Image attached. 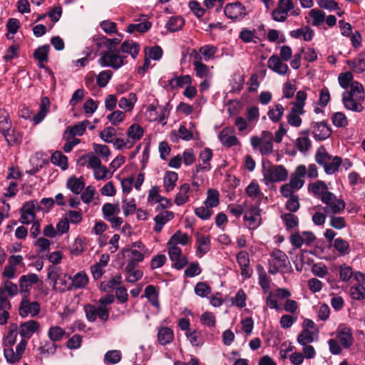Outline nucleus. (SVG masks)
Masks as SVG:
<instances>
[{
	"label": "nucleus",
	"mask_w": 365,
	"mask_h": 365,
	"mask_svg": "<svg viewBox=\"0 0 365 365\" xmlns=\"http://www.w3.org/2000/svg\"><path fill=\"white\" fill-rule=\"evenodd\" d=\"M18 329L17 324H11L9 327L8 333L4 339V355L6 361L11 364L17 363L21 360L27 346V341L25 339H21L16 346V350L14 351L12 349V346L16 341Z\"/></svg>",
	"instance_id": "obj_1"
},
{
	"label": "nucleus",
	"mask_w": 365,
	"mask_h": 365,
	"mask_svg": "<svg viewBox=\"0 0 365 365\" xmlns=\"http://www.w3.org/2000/svg\"><path fill=\"white\" fill-rule=\"evenodd\" d=\"M364 101V88L358 81L352 82L350 90L342 93V103L344 108L353 112L361 113L364 110L362 105Z\"/></svg>",
	"instance_id": "obj_2"
},
{
	"label": "nucleus",
	"mask_w": 365,
	"mask_h": 365,
	"mask_svg": "<svg viewBox=\"0 0 365 365\" xmlns=\"http://www.w3.org/2000/svg\"><path fill=\"white\" fill-rule=\"evenodd\" d=\"M316 162L322 165L324 172L327 175H332L338 171L339 166L342 163L340 157L329 155L323 146L318 148L315 155Z\"/></svg>",
	"instance_id": "obj_3"
},
{
	"label": "nucleus",
	"mask_w": 365,
	"mask_h": 365,
	"mask_svg": "<svg viewBox=\"0 0 365 365\" xmlns=\"http://www.w3.org/2000/svg\"><path fill=\"white\" fill-rule=\"evenodd\" d=\"M127 56L121 54L120 51H110L102 52L98 59V63L101 67H110L118 70L125 65Z\"/></svg>",
	"instance_id": "obj_4"
},
{
	"label": "nucleus",
	"mask_w": 365,
	"mask_h": 365,
	"mask_svg": "<svg viewBox=\"0 0 365 365\" xmlns=\"http://www.w3.org/2000/svg\"><path fill=\"white\" fill-rule=\"evenodd\" d=\"M263 180L265 185L283 182L288 178V171L282 165H269L268 167L263 165Z\"/></svg>",
	"instance_id": "obj_5"
},
{
	"label": "nucleus",
	"mask_w": 365,
	"mask_h": 365,
	"mask_svg": "<svg viewBox=\"0 0 365 365\" xmlns=\"http://www.w3.org/2000/svg\"><path fill=\"white\" fill-rule=\"evenodd\" d=\"M322 202L326 205L323 210L327 215L340 214L346 207L345 202L342 199H338L331 192H325L322 197Z\"/></svg>",
	"instance_id": "obj_6"
},
{
	"label": "nucleus",
	"mask_w": 365,
	"mask_h": 365,
	"mask_svg": "<svg viewBox=\"0 0 365 365\" xmlns=\"http://www.w3.org/2000/svg\"><path fill=\"white\" fill-rule=\"evenodd\" d=\"M270 256L272 259L269 260L268 269L269 274H275L289 264L287 255L279 249H274Z\"/></svg>",
	"instance_id": "obj_7"
},
{
	"label": "nucleus",
	"mask_w": 365,
	"mask_h": 365,
	"mask_svg": "<svg viewBox=\"0 0 365 365\" xmlns=\"http://www.w3.org/2000/svg\"><path fill=\"white\" fill-rule=\"evenodd\" d=\"M191 56L195 76L199 78H212L213 76L212 71L213 66L210 67L204 63L201 56L195 50L192 51Z\"/></svg>",
	"instance_id": "obj_8"
},
{
	"label": "nucleus",
	"mask_w": 365,
	"mask_h": 365,
	"mask_svg": "<svg viewBox=\"0 0 365 365\" xmlns=\"http://www.w3.org/2000/svg\"><path fill=\"white\" fill-rule=\"evenodd\" d=\"M86 317L89 322H94L99 319L106 322L109 319L110 309H102L98 305L87 304L83 307Z\"/></svg>",
	"instance_id": "obj_9"
},
{
	"label": "nucleus",
	"mask_w": 365,
	"mask_h": 365,
	"mask_svg": "<svg viewBox=\"0 0 365 365\" xmlns=\"http://www.w3.org/2000/svg\"><path fill=\"white\" fill-rule=\"evenodd\" d=\"M224 14L227 18L235 21L243 19L247 15L246 7L240 1L228 3L224 8Z\"/></svg>",
	"instance_id": "obj_10"
},
{
	"label": "nucleus",
	"mask_w": 365,
	"mask_h": 365,
	"mask_svg": "<svg viewBox=\"0 0 365 365\" xmlns=\"http://www.w3.org/2000/svg\"><path fill=\"white\" fill-rule=\"evenodd\" d=\"M261 209L259 205H252L244 214V220L250 230H256L262 222Z\"/></svg>",
	"instance_id": "obj_11"
},
{
	"label": "nucleus",
	"mask_w": 365,
	"mask_h": 365,
	"mask_svg": "<svg viewBox=\"0 0 365 365\" xmlns=\"http://www.w3.org/2000/svg\"><path fill=\"white\" fill-rule=\"evenodd\" d=\"M294 9L293 1L278 2L277 7L272 11V19L276 22H284L289 15V12Z\"/></svg>",
	"instance_id": "obj_12"
},
{
	"label": "nucleus",
	"mask_w": 365,
	"mask_h": 365,
	"mask_svg": "<svg viewBox=\"0 0 365 365\" xmlns=\"http://www.w3.org/2000/svg\"><path fill=\"white\" fill-rule=\"evenodd\" d=\"M41 307L38 302H31L28 297H23L19 307V314L23 317H27L29 315L35 317L40 312Z\"/></svg>",
	"instance_id": "obj_13"
},
{
	"label": "nucleus",
	"mask_w": 365,
	"mask_h": 365,
	"mask_svg": "<svg viewBox=\"0 0 365 365\" xmlns=\"http://www.w3.org/2000/svg\"><path fill=\"white\" fill-rule=\"evenodd\" d=\"M310 129L314 138L317 141L324 140L331 134V129L325 121L312 123Z\"/></svg>",
	"instance_id": "obj_14"
},
{
	"label": "nucleus",
	"mask_w": 365,
	"mask_h": 365,
	"mask_svg": "<svg viewBox=\"0 0 365 365\" xmlns=\"http://www.w3.org/2000/svg\"><path fill=\"white\" fill-rule=\"evenodd\" d=\"M39 282L38 276L34 273L24 274L19 279V292L23 297H29L33 285Z\"/></svg>",
	"instance_id": "obj_15"
},
{
	"label": "nucleus",
	"mask_w": 365,
	"mask_h": 365,
	"mask_svg": "<svg viewBox=\"0 0 365 365\" xmlns=\"http://www.w3.org/2000/svg\"><path fill=\"white\" fill-rule=\"evenodd\" d=\"M145 117L150 122L159 121L163 123L167 115V110L165 107L158 103L149 105L145 110Z\"/></svg>",
	"instance_id": "obj_16"
},
{
	"label": "nucleus",
	"mask_w": 365,
	"mask_h": 365,
	"mask_svg": "<svg viewBox=\"0 0 365 365\" xmlns=\"http://www.w3.org/2000/svg\"><path fill=\"white\" fill-rule=\"evenodd\" d=\"M282 61L278 55L274 54L269 58L267 67L278 75L284 76L289 71V68L288 65Z\"/></svg>",
	"instance_id": "obj_17"
},
{
	"label": "nucleus",
	"mask_w": 365,
	"mask_h": 365,
	"mask_svg": "<svg viewBox=\"0 0 365 365\" xmlns=\"http://www.w3.org/2000/svg\"><path fill=\"white\" fill-rule=\"evenodd\" d=\"M218 138L220 143L227 148L239 144V140L235 135V129L232 127L224 128L219 133Z\"/></svg>",
	"instance_id": "obj_18"
},
{
	"label": "nucleus",
	"mask_w": 365,
	"mask_h": 365,
	"mask_svg": "<svg viewBox=\"0 0 365 365\" xmlns=\"http://www.w3.org/2000/svg\"><path fill=\"white\" fill-rule=\"evenodd\" d=\"M336 337L341 346L345 349H349L354 342L351 329L345 326L339 327Z\"/></svg>",
	"instance_id": "obj_19"
},
{
	"label": "nucleus",
	"mask_w": 365,
	"mask_h": 365,
	"mask_svg": "<svg viewBox=\"0 0 365 365\" xmlns=\"http://www.w3.org/2000/svg\"><path fill=\"white\" fill-rule=\"evenodd\" d=\"M89 124L88 120H84L73 126L68 127L63 133V138L69 140L71 137L83 135Z\"/></svg>",
	"instance_id": "obj_20"
},
{
	"label": "nucleus",
	"mask_w": 365,
	"mask_h": 365,
	"mask_svg": "<svg viewBox=\"0 0 365 365\" xmlns=\"http://www.w3.org/2000/svg\"><path fill=\"white\" fill-rule=\"evenodd\" d=\"M40 324L37 321L29 320L19 326V334L23 338L30 339L38 331Z\"/></svg>",
	"instance_id": "obj_21"
},
{
	"label": "nucleus",
	"mask_w": 365,
	"mask_h": 365,
	"mask_svg": "<svg viewBox=\"0 0 365 365\" xmlns=\"http://www.w3.org/2000/svg\"><path fill=\"white\" fill-rule=\"evenodd\" d=\"M157 339L162 346L170 344L174 340L173 330L168 327L160 326L158 327Z\"/></svg>",
	"instance_id": "obj_22"
},
{
	"label": "nucleus",
	"mask_w": 365,
	"mask_h": 365,
	"mask_svg": "<svg viewBox=\"0 0 365 365\" xmlns=\"http://www.w3.org/2000/svg\"><path fill=\"white\" fill-rule=\"evenodd\" d=\"M143 128L138 124L131 125L127 131V140L128 148H132L135 143L139 140L143 135Z\"/></svg>",
	"instance_id": "obj_23"
},
{
	"label": "nucleus",
	"mask_w": 365,
	"mask_h": 365,
	"mask_svg": "<svg viewBox=\"0 0 365 365\" xmlns=\"http://www.w3.org/2000/svg\"><path fill=\"white\" fill-rule=\"evenodd\" d=\"M77 163L81 166L91 168L93 171L102 165L101 159L93 153L81 156Z\"/></svg>",
	"instance_id": "obj_24"
},
{
	"label": "nucleus",
	"mask_w": 365,
	"mask_h": 365,
	"mask_svg": "<svg viewBox=\"0 0 365 365\" xmlns=\"http://www.w3.org/2000/svg\"><path fill=\"white\" fill-rule=\"evenodd\" d=\"M50 100L47 96L41 98L39 110L38 113L32 118L34 125L39 124L46 116L50 109Z\"/></svg>",
	"instance_id": "obj_25"
},
{
	"label": "nucleus",
	"mask_w": 365,
	"mask_h": 365,
	"mask_svg": "<svg viewBox=\"0 0 365 365\" xmlns=\"http://www.w3.org/2000/svg\"><path fill=\"white\" fill-rule=\"evenodd\" d=\"M174 217V214L171 211H163L160 213L158 214L154 217L155 226L153 230L155 232H160L163 226L169 221L173 220Z\"/></svg>",
	"instance_id": "obj_26"
},
{
	"label": "nucleus",
	"mask_w": 365,
	"mask_h": 365,
	"mask_svg": "<svg viewBox=\"0 0 365 365\" xmlns=\"http://www.w3.org/2000/svg\"><path fill=\"white\" fill-rule=\"evenodd\" d=\"M238 38L245 43H258L260 41V38L258 36L257 31L247 27L241 29Z\"/></svg>",
	"instance_id": "obj_27"
},
{
	"label": "nucleus",
	"mask_w": 365,
	"mask_h": 365,
	"mask_svg": "<svg viewBox=\"0 0 365 365\" xmlns=\"http://www.w3.org/2000/svg\"><path fill=\"white\" fill-rule=\"evenodd\" d=\"M119 51L121 54H130L133 58H135L140 51V45L133 40H127L123 42Z\"/></svg>",
	"instance_id": "obj_28"
},
{
	"label": "nucleus",
	"mask_w": 365,
	"mask_h": 365,
	"mask_svg": "<svg viewBox=\"0 0 365 365\" xmlns=\"http://www.w3.org/2000/svg\"><path fill=\"white\" fill-rule=\"evenodd\" d=\"M319 339V331L302 329L297 336V342L300 345H307Z\"/></svg>",
	"instance_id": "obj_29"
},
{
	"label": "nucleus",
	"mask_w": 365,
	"mask_h": 365,
	"mask_svg": "<svg viewBox=\"0 0 365 365\" xmlns=\"http://www.w3.org/2000/svg\"><path fill=\"white\" fill-rule=\"evenodd\" d=\"M195 235L197 245V250L200 253V257H202L210 250V238L209 236L200 232H197Z\"/></svg>",
	"instance_id": "obj_30"
},
{
	"label": "nucleus",
	"mask_w": 365,
	"mask_h": 365,
	"mask_svg": "<svg viewBox=\"0 0 365 365\" xmlns=\"http://www.w3.org/2000/svg\"><path fill=\"white\" fill-rule=\"evenodd\" d=\"M212 150L210 148H205L200 153V160H202V165L199 164L196 165V171H203V170H210L211 167L210 164V161L212 158Z\"/></svg>",
	"instance_id": "obj_31"
},
{
	"label": "nucleus",
	"mask_w": 365,
	"mask_h": 365,
	"mask_svg": "<svg viewBox=\"0 0 365 365\" xmlns=\"http://www.w3.org/2000/svg\"><path fill=\"white\" fill-rule=\"evenodd\" d=\"M49 45L39 46L34 53V58L38 61V66L41 68H45L44 63L48 60Z\"/></svg>",
	"instance_id": "obj_32"
},
{
	"label": "nucleus",
	"mask_w": 365,
	"mask_h": 365,
	"mask_svg": "<svg viewBox=\"0 0 365 365\" xmlns=\"http://www.w3.org/2000/svg\"><path fill=\"white\" fill-rule=\"evenodd\" d=\"M264 139L259 148L262 155L271 154L273 151V135L269 131H263Z\"/></svg>",
	"instance_id": "obj_33"
},
{
	"label": "nucleus",
	"mask_w": 365,
	"mask_h": 365,
	"mask_svg": "<svg viewBox=\"0 0 365 365\" xmlns=\"http://www.w3.org/2000/svg\"><path fill=\"white\" fill-rule=\"evenodd\" d=\"M120 212V208L118 202H106L102 206L103 217L106 220H110V218L117 216Z\"/></svg>",
	"instance_id": "obj_34"
},
{
	"label": "nucleus",
	"mask_w": 365,
	"mask_h": 365,
	"mask_svg": "<svg viewBox=\"0 0 365 365\" xmlns=\"http://www.w3.org/2000/svg\"><path fill=\"white\" fill-rule=\"evenodd\" d=\"M66 186L73 194L78 195L83 190L85 182L82 177L78 178L73 176L68 179Z\"/></svg>",
	"instance_id": "obj_35"
},
{
	"label": "nucleus",
	"mask_w": 365,
	"mask_h": 365,
	"mask_svg": "<svg viewBox=\"0 0 365 365\" xmlns=\"http://www.w3.org/2000/svg\"><path fill=\"white\" fill-rule=\"evenodd\" d=\"M98 47L103 46L108 50L110 51H119V49H115L116 45H118L121 39L119 38H108L106 36H99L94 38Z\"/></svg>",
	"instance_id": "obj_36"
},
{
	"label": "nucleus",
	"mask_w": 365,
	"mask_h": 365,
	"mask_svg": "<svg viewBox=\"0 0 365 365\" xmlns=\"http://www.w3.org/2000/svg\"><path fill=\"white\" fill-rule=\"evenodd\" d=\"M346 64L353 71L361 73L365 71V53L361 52L355 60H348Z\"/></svg>",
	"instance_id": "obj_37"
},
{
	"label": "nucleus",
	"mask_w": 365,
	"mask_h": 365,
	"mask_svg": "<svg viewBox=\"0 0 365 365\" xmlns=\"http://www.w3.org/2000/svg\"><path fill=\"white\" fill-rule=\"evenodd\" d=\"M137 101V96L134 93H129L127 96L120 98L118 106L125 111L131 110Z\"/></svg>",
	"instance_id": "obj_38"
},
{
	"label": "nucleus",
	"mask_w": 365,
	"mask_h": 365,
	"mask_svg": "<svg viewBox=\"0 0 365 365\" xmlns=\"http://www.w3.org/2000/svg\"><path fill=\"white\" fill-rule=\"evenodd\" d=\"M218 48L217 46L211 44H206L200 47L199 51H197L205 61H208L215 58V54L217 53Z\"/></svg>",
	"instance_id": "obj_39"
},
{
	"label": "nucleus",
	"mask_w": 365,
	"mask_h": 365,
	"mask_svg": "<svg viewBox=\"0 0 365 365\" xmlns=\"http://www.w3.org/2000/svg\"><path fill=\"white\" fill-rule=\"evenodd\" d=\"M190 191V185L188 183L182 184L175 198V203L180 206L185 204L189 200L188 193Z\"/></svg>",
	"instance_id": "obj_40"
},
{
	"label": "nucleus",
	"mask_w": 365,
	"mask_h": 365,
	"mask_svg": "<svg viewBox=\"0 0 365 365\" xmlns=\"http://www.w3.org/2000/svg\"><path fill=\"white\" fill-rule=\"evenodd\" d=\"M178 175L173 171H167L163 178V186L166 192L173 190L176 186Z\"/></svg>",
	"instance_id": "obj_41"
},
{
	"label": "nucleus",
	"mask_w": 365,
	"mask_h": 365,
	"mask_svg": "<svg viewBox=\"0 0 365 365\" xmlns=\"http://www.w3.org/2000/svg\"><path fill=\"white\" fill-rule=\"evenodd\" d=\"M1 134L4 135L7 144L9 146L19 145L21 143V133L15 130L14 129L9 128L8 131L2 133Z\"/></svg>",
	"instance_id": "obj_42"
},
{
	"label": "nucleus",
	"mask_w": 365,
	"mask_h": 365,
	"mask_svg": "<svg viewBox=\"0 0 365 365\" xmlns=\"http://www.w3.org/2000/svg\"><path fill=\"white\" fill-rule=\"evenodd\" d=\"M71 284L76 289H83L88 284L89 278L85 272H79L71 277Z\"/></svg>",
	"instance_id": "obj_43"
},
{
	"label": "nucleus",
	"mask_w": 365,
	"mask_h": 365,
	"mask_svg": "<svg viewBox=\"0 0 365 365\" xmlns=\"http://www.w3.org/2000/svg\"><path fill=\"white\" fill-rule=\"evenodd\" d=\"M284 108L280 103H277L273 108H270L267 112V115L269 120L276 123H279L284 115Z\"/></svg>",
	"instance_id": "obj_44"
},
{
	"label": "nucleus",
	"mask_w": 365,
	"mask_h": 365,
	"mask_svg": "<svg viewBox=\"0 0 365 365\" xmlns=\"http://www.w3.org/2000/svg\"><path fill=\"white\" fill-rule=\"evenodd\" d=\"M205 205L213 208L220 203V192L216 189L209 188L207 191V197L204 202Z\"/></svg>",
	"instance_id": "obj_45"
},
{
	"label": "nucleus",
	"mask_w": 365,
	"mask_h": 365,
	"mask_svg": "<svg viewBox=\"0 0 365 365\" xmlns=\"http://www.w3.org/2000/svg\"><path fill=\"white\" fill-rule=\"evenodd\" d=\"M309 16L312 20V26L315 27L320 26L325 21V12L319 9H311Z\"/></svg>",
	"instance_id": "obj_46"
},
{
	"label": "nucleus",
	"mask_w": 365,
	"mask_h": 365,
	"mask_svg": "<svg viewBox=\"0 0 365 365\" xmlns=\"http://www.w3.org/2000/svg\"><path fill=\"white\" fill-rule=\"evenodd\" d=\"M281 219L287 230L296 228L299 225V218L294 213L286 212L281 215Z\"/></svg>",
	"instance_id": "obj_47"
},
{
	"label": "nucleus",
	"mask_w": 365,
	"mask_h": 365,
	"mask_svg": "<svg viewBox=\"0 0 365 365\" xmlns=\"http://www.w3.org/2000/svg\"><path fill=\"white\" fill-rule=\"evenodd\" d=\"M185 24L184 19L180 16H171L166 24V28L171 32H176L182 29Z\"/></svg>",
	"instance_id": "obj_48"
},
{
	"label": "nucleus",
	"mask_w": 365,
	"mask_h": 365,
	"mask_svg": "<svg viewBox=\"0 0 365 365\" xmlns=\"http://www.w3.org/2000/svg\"><path fill=\"white\" fill-rule=\"evenodd\" d=\"M259 273V284L264 294L268 293L270 288V279L267 277L264 268L261 265L257 266Z\"/></svg>",
	"instance_id": "obj_49"
},
{
	"label": "nucleus",
	"mask_w": 365,
	"mask_h": 365,
	"mask_svg": "<svg viewBox=\"0 0 365 365\" xmlns=\"http://www.w3.org/2000/svg\"><path fill=\"white\" fill-rule=\"evenodd\" d=\"M51 161L53 164L61 167L63 170L68 167V158L61 151H55L51 155Z\"/></svg>",
	"instance_id": "obj_50"
},
{
	"label": "nucleus",
	"mask_w": 365,
	"mask_h": 365,
	"mask_svg": "<svg viewBox=\"0 0 365 365\" xmlns=\"http://www.w3.org/2000/svg\"><path fill=\"white\" fill-rule=\"evenodd\" d=\"M333 247L342 256L348 255L350 252L349 242L341 237L336 238L334 240Z\"/></svg>",
	"instance_id": "obj_51"
},
{
	"label": "nucleus",
	"mask_w": 365,
	"mask_h": 365,
	"mask_svg": "<svg viewBox=\"0 0 365 365\" xmlns=\"http://www.w3.org/2000/svg\"><path fill=\"white\" fill-rule=\"evenodd\" d=\"M189 241V236L186 233L182 232L180 230H178L175 232L168 242V245H177L178 244L181 245H186Z\"/></svg>",
	"instance_id": "obj_52"
},
{
	"label": "nucleus",
	"mask_w": 365,
	"mask_h": 365,
	"mask_svg": "<svg viewBox=\"0 0 365 365\" xmlns=\"http://www.w3.org/2000/svg\"><path fill=\"white\" fill-rule=\"evenodd\" d=\"M122 283V277L120 274H117L113 277L110 280L103 282L101 284V289L105 292H109L116 289L118 286Z\"/></svg>",
	"instance_id": "obj_53"
},
{
	"label": "nucleus",
	"mask_w": 365,
	"mask_h": 365,
	"mask_svg": "<svg viewBox=\"0 0 365 365\" xmlns=\"http://www.w3.org/2000/svg\"><path fill=\"white\" fill-rule=\"evenodd\" d=\"M309 190L315 195L322 197L325 192H329L327 185L321 180H318L309 185Z\"/></svg>",
	"instance_id": "obj_54"
},
{
	"label": "nucleus",
	"mask_w": 365,
	"mask_h": 365,
	"mask_svg": "<svg viewBox=\"0 0 365 365\" xmlns=\"http://www.w3.org/2000/svg\"><path fill=\"white\" fill-rule=\"evenodd\" d=\"M129 268V267H125V271L128 274L125 279L128 282L135 283L143 277V271L137 269L136 267H132V269Z\"/></svg>",
	"instance_id": "obj_55"
},
{
	"label": "nucleus",
	"mask_w": 365,
	"mask_h": 365,
	"mask_svg": "<svg viewBox=\"0 0 365 365\" xmlns=\"http://www.w3.org/2000/svg\"><path fill=\"white\" fill-rule=\"evenodd\" d=\"M150 27L151 23L148 21H144L143 22L130 24L127 28V31L130 34L135 31L143 34L148 31Z\"/></svg>",
	"instance_id": "obj_56"
},
{
	"label": "nucleus",
	"mask_w": 365,
	"mask_h": 365,
	"mask_svg": "<svg viewBox=\"0 0 365 365\" xmlns=\"http://www.w3.org/2000/svg\"><path fill=\"white\" fill-rule=\"evenodd\" d=\"M144 259V255L137 250H131L129 260L125 267H138V263Z\"/></svg>",
	"instance_id": "obj_57"
},
{
	"label": "nucleus",
	"mask_w": 365,
	"mask_h": 365,
	"mask_svg": "<svg viewBox=\"0 0 365 365\" xmlns=\"http://www.w3.org/2000/svg\"><path fill=\"white\" fill-rule=\"evenodd\" d=\"M121 353L119 350H110L104 355V363L107 365L115 364L121 360Z\"/></svg>",
	"instance_id": "obj_58"
},
{
	"label": "nucleus",
	"mask_w": 365,
	"mask_h": 365,
	"mask_svg": "<svg viewBox=\"0 0 365 365\" xmlns=\"http://www.w3.org/2000/svg\"><path fill=\"white\" fill-rule=\"evenodd\" d=\"M11 126L9 113L5 110L0 109V133L8 131Z\"/></svg>",
	"instance_id": "obj_59"
},
{
	"label": "nucleus",
	"mask_w": 365,
	"mask_h": 365,
	"mask_svg": "<svg viewBox=\"0 0 365 365\" xmlns=\"http://www.w3.org/2000/svg\"><path fill=\"white\" fill-rule=\"evenodd\" d=\"M247 195L252 198L262 199L263 193L260 191L259 185L256 181H252L246 188Z\"/></svg>",
	"instance_id": "obj_60"
},
{
	"label": "nucleus",
	"mask_w": 365,
	"mask_h": 365,
	"mask_svg": "<svg viewBox=\"0 0 365 365\" xmlns=\"http://www.w3.org/2000/svg\"><path fill=\"white\" fill-rule=\"evenodd\" d=\"M65 334V331L58 326L51 327L48 331L49 339L53 342L61 341Z\"/></svg>",
	"instance_id": "obj_61"
},
{
	"label": "nucleus",
	"mask_w": 365,
	"mask_h": 365,
	"mask_svg": "<svg viewBox=\"0 0 365 365\" xmlns=\"http://www.w3.org/2000/svg\"><path fill=\"white\" fill-rule=\"evenodd\" d=\"M312 145V142L308 137L307 133L304 135L299 137L296 140V146L301 153L307 152Z\"/></svg>",
	"instance_id": "obj_62"
},
{
	"label": "nucleus",
	"mask_w": 365,
	"mask_h": 365,
	"mask_svg": "<svg viewBox=\"0 0 365 365\" xmlns=\"http://www.w3.org/2000/svg\"><path fill=\"white\" fill-rule=\"evenodd\" d=\"M186 336L194 346H200L203 344L201 332L197 330L187 331Z\"/></svg>",
	"instance_id": "obj_63"
},
{
	"label": "nucleus",
	"mask_w": 365,
	"mask_h": 365,
	"mask_svg": "<svg viewBox=\"0 0 365 365\" xmlns=\"http://www.w3.org/2000/svg\"><path fill=\"white\" fill-rule=\"evenodd\" d=\"M350 295L354 300L364 299L365 298V287L361 284L351 287Z\"/></svg>",
	"instance_id": "obj_64"
}]
</instances>
